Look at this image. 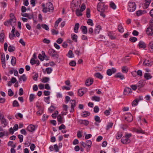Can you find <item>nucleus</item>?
<instances>
[{"label": "nucleus", "instance_id": "nucleus-1", "mask_svg": "<svg viewBox=\"0 0 153 153\" xmlns=\"http://www.w3.org/2000/svg\"><path fill=\"white\" fill-rule=\"evenodd\" d=\"M42 6L43 7L42 11L44 13L50 12L51 10L53 11V4L50 2L47 3L46 4L42 3Z\"/></svg>", "mask_w": 153, "mask_h": 153}, {"label": "nucleus", "instance_id": "nucleus-2", "mask_svg": "<svg viewBox=\"0 0 153 153\" xmlns=\"http://www.w3.org/2000/svg\"><path fill=\"white\" fill-rule=\"evenodd\" d=\"M10 19L4 22V25L7 26H8L10 25L11 26L14 25L16 24V19L13 13H11L10 15Z\"/></svg>", "mask_w": 153, "mask_h": 153}, {"label": "nucleus", "instance_id": "nucleus-3", "mask_svg": "<svg viewBox=\"0 0 153 153\" xmlns=\"http://www.w3.org/2000/svg\"><path fill=\"white\" fill-rule=\"evenodd\" d=\"M108 8V6L105 5L103 2H99L97 5V10L99 12H104Z\"/></svg>", "mask_w": 153, "mask_h": 153}, {"label": "nucleus", "instance_id": "nucleus-4", "mask_svg": "<svg viewBox=\"0 0 153 153\" xmlns=\"http://www.w3.org/2000/svg\"><path fill=\"white\" fill-rule=\"evenodd\" d=\"M128 10L130 12H133L135 11L136 9V5L134 2H129L128 4Z\"/></svg>", "mask_w": 153, "mask_h": 153}, {"label": "nucleus", "instance_id": "nucleus-5", "mask_svg": "<svg viewBox=\"0 0 153 153\" xmlns=\"http://www.w3.org/2000/svg\"><path fill=\"white\" fill-rule=\"evenodd\" d=\"M49 54L52 57H55L56 58L58 57V55L57 52L53 49H50L48 51Z\"/></svg>", "mask_w": 153, "mask_h": 153}, {"label": "nucleus", "instance_id": "nucleus-6", "mask_svg": "<svg viewBox=\"0 0 153 153\" xmlns=\"http://www.w3.org/2000/svg\"><path fill=\"white\" fill-rule=\"evenodd\" d=\"M116 71V69L114 68H112L111 69H108L106 71L107 75L108 76H110L112 74H114Z\"/></svg>", "mask_w": 153, "mask_h": 153}, {"label": "nucleus", "instance_id": "nucleus-7", "mask_svg": "<svg viewBox=\"0 0 153 153\" xmlns=\"http://www.w3.org/2000/svg\"><path fill=\"white\" fill-rule=\"evenodd\" d=\"M121 142L123 144H127L130 143L131 140L126 137L123 136L121 139Z\"/></svg>", "mask_w": 153, "mask_h": 153}, {"label": "nucleus", "instance_id": "nucleus-8", "mask_svg": "<svg viewBox=\"0 0 153 153\" xmlns=\"http://www.w3.org/2000/svg\"><path fill=\"white\" fill-rule=\"evenodd\" d=\"M146 33L149 36H152L153 34V28L151 27H149L146 29Z\"/></svg>", "mask_w": 153, "mask_h": 153}, {"label": "nucleus", "instance_id": "nucleus-9", "mask_svg": "<svg viewBox=\"0 0 153 153\" xmlns=\"http://www.w3.org/2000/svg\"><path fill=\"white\" fill-rule=\"evenodd\" d=\"M143 65L148 67H150L153 65V62L150 61L149 60L145 59L144 60Z\"/></svg>", "mask_w": 153, "mask_h": 153}, {"label": "nucleus", "instance_id": "nucleus-10", "mask_svg": "<svg viewBox=\"0 0 153 153\" xmlns=\"http://www.w3.org/2000/svg\"><path fill=\"white\" fill-rule=\"evenodd\" d=\"M27 130L29 132H33L36 129L35 126L33 125H29L27 128Z\"/></svg>", "mask_w": 153, "mask_h": 153}, {"label": "nucleus", "instance_id": "nucleus-11", "mask_svg": "<svg viewBox=\"0 0 153 153\" xmlns=\"http://www.w3.org/2000/svg\"><path fill=\"white\" fill-rule=\"evenodd\" d=\"M71 103V112H73L74 111V108L76 106V102L75 100H71L70 101Z\"/></svg>", "mask_w": 153, "mask_h": 153}, {"label": "nucleus", "instance_id": "nucleus-12", "mask_svg": "<svg viewBox=\"0 0 153 153\" xmlns=\"http://www.w3.org/2000/svg\"><path fill=\"white\" fill-rule=\"evenodd\" d=\"M132 92V90L130 88L126 87L124 89L123 93L124 94L127 95L130 94Z\"/></svg>", "mask_w": 153, "mask_h": 153}, {"label": "nucleus", "instance_id": "nucleus-13", "mask_svg": "<svg viewBox=\"0 0 153 153\" xmlns=\"http://www.w3.org/2000/svg\"><path fill=\"white\" fill-rule=\"evenodd\" d=\"M79 123L80 124H83L85 126H87L89 124V122L87 120H79Z\"/></svg>", "mask_w": 153, "mask_h": 153}, {"label": "nucleus", "instance_id": "nucleus-14", "mask_svg": "<svg viewBox=\"0 0 153 153\" xmlns=\"http://www.w3.org/2000/svg\"><path fill=\"white\" fill-rule=\"evenodd\" d=\"M138 46L141 48L145 49L146 48V45L145 43L142 41H140L138 45Z\"/></svg>", "mask_w": 153, "mask_h": 153}, {"label": "nucleus", "instance_id": "nucleus-15", "mask_svg": "<svg viewBox=\"0 0 153 153\" xmlns=\"http://www.w3.org/2000/svg\"><path fill=\"white\" fill-rule=\"evenodd\" d=\"M125 120L128 122H131L133 120V117L132 114L129 113L128 116L125 118Z\"/></svg>", "mask_w": 153, "mask_h": 153}, {"label": "nucleus", "instance_id": "nucleus-16", "mask_svg": "<svg viewBox=\"0 0 153 153\" xmlns=\"http://www.w3.org/2000/svg\"><path fill=\"white\" fill-rule=\"evenodd\" d=\"M146 13V12L145 10H139L136 11V14L137 16H140Z\"/></svg>", "mask_w": 153, "mask_h": 153}, {"label": "nucleus", "instance_id": "nucleus-17", "mask_svg": "<svg viewBox=\"0 0 153 153\" xmlns=\"http://www.w3.org/2000/svg\"><path fill=\"white\" fill-rule=\"evenodd\" d=\"M114 77L116 78H119L121 80H123L125 78L124 76L120 72L117 73L115 75Z\"/></svg>", "mask_w": 153, "mask_h": 153}, {"label": "nucleus", "instance_id": "nucleus-18", "mask_svg": "<svg viewBox=\"0 0 153 153\" xmlns=\"http://www.w3.org/2000/svg\"><path fill=\"white\" fill-rule=\"evenodd\" d=\"M93 81L94 79H88L86 81L85 85L87 86H89L92 84Z\"/></svg>", "mask_w": 153, "mask_h": 153}, {"label": "nucleus", "instance_id": "nucleus-19", "mask_svg": "<svg viewBox=\"0 0 153 153\" xmlns=\"http://www.w3.org/2000/svg\"><path fill=\"white\" fill-rule=\"evenodd\" d=\"M101 29V26L99 25L97 26L95 28L94 33H95L96 34H99Z\"/></svg>", "mask_w": 153, "mask_h": 153}, {"label": "nucleus", "instance_id": "nucleus-20", "mask_svg": "<svg viewBox=\"0 0 153 153\" xmlns=\"http://www.w3.org/2000/svg\"><path fill=\"white\" fill-rule=\"evenodd\" d=\"M113 124V123L112 122L108 123L106 126V130L107 131L109 130L110 128H112Z\"/></svg>", "mask_w": 153, "mask_h": 153}, {"label": "nucleus", "instance_id": "nucleus-21", "mask_svg": "<svg viewBox=\"0 0 153 153\" xmlns=\"http://www.w3.org/2000/svg\"><path fill=\"white\" fill-rule=\"evenodd\" d=\"M144 84L142 81H139L137 84V86L138 89H140L144 86Z\"/></svg>", "mask_w": 153, "mask_h": 153}, {"label": "nucleus", "instance_id": "nucleus-22", "mask_svg": "<svg viewBox=\"0 0 153 153\" xmlns=\"http://www.w3.org/2000/svg\"><path fill=\"white\" fill-rule=\"evenodd\" d=\"M80 29L83 34H86L87 33V27L85 26H82L80 27Z\"/></svg>", "mask_w": 153, "mask_h": 153}, {"label": "nucleus", "instance_id": "nucleus-23", "mask_svg": "<svg viewBox=\"0 0 153 153\" xmlns=\"http://www.w3.org/2000/svg\"><path fill=\"white\" fill-rule=\"evenodd\" d=\"M62 19L61 18H59L58 20H57L55 23L54 24V27L55 29H56L57 28L59 22L62 21Z\"/></svg>", "mask_w": 153, "mask_h": 153}, {"label": "nucleus", "instance_id": "nucleus-24", "mask_svg": "<svg viewBox=\"0 0 153 153\" xmlns=\"http://www.w3.org/2000/svg\"><path fill=\"white\" fill-rule=\"evenodd\" d=\"M79 27V23H76L74 26V31L75 33L78 32V30Z\"/></svg>", "mask_w": 153, "mask_h": 153}, {"label": "nucleus", "instance_id": "nucleus-25", "mask_svg": "<svg viewBox=\"0 0 153 153\" xmlns=\"http://www.w3.org/2000/svg\"><path fill=\"white\" fill-rule=\"evenodd\" d=\"M84 89L82 88L79 89L78 90V95L80 96H82L85 93V91H84Z\"/></svg>", "mask_w": 153, "mask_h": 153}, {"label": "nucleus", "instance_id": "nucleus-26", "mask_svg": "<svg viewBox=\"0 0 153 153\" xmlns=\"http://www.w3.org/2000/svg\"><path fill=\"white\" fill-rule=\"evenodd\" d=\"M94 76L100 79H102L103 76L99 72L95 73L94 74Z\"/></svg>", "mask_w": 153, "mask_h": 153}, {"label": "nucleus", "instance_id": "nucleus-27", "mask_svg": "<svg viewBox=\"0 0 153 153\" xmlns=\"http://www.w3.org/2000/svg\"><path fill=\"white\" fill-rule=\"evenodd\" d=\"M149 48L150 52L153 53V42H151L149 43Z\"/></svg>", "mask_w": 153, "mask_h": 153}, {"label": "nucleus", "instance_id": "nucleus-28", "mask_svg": "<svg viewBox=\"0 0 153 153\" xmlns=\"http://www.w3.org/2000/svg\"><path fill=\"white\" fill-rule=\"evenodd\" d=\"M22 79L23 81L24 82L26 80L27 78L25 74H23L19 78V82L22 80Z\"/></svg>", "mask_w": 153, "mask_h": 153}, {"label": "nucleus", "instance_id": "nucleus-29", "mask_svg": "<svg viewBox=\"0 0 153 153\" xmlns=\"http://www.w3.org/2000/svg\"><path fill=\"white\" fill-rule=\"evenodd\" d=\"M71 37L72 39L74 40L75 42H77V35L75 34H72L71 35Z\"/></svg>", "mask_w": 153, "mask_h": 153}, {"label": "nucleus", "instance_id": "nucleus-30", "mask_svg": "<svg viewBox=\"0 0 153 153\" xmlns=\"http://www.w3.org/2000/svg\"><path fill=\"white\" fill-rule=\"evenodd\" d=\"M63 117L61 115H58L57 117V119L58 122L59 123H62L63 122Z\"/></svg>", "mask_w": 153, "mask_h": 153}, {"label": "nucleus", "instance_id": "nucleus-31", "mask_svg": "<svg viewBox=\"0 0 153 153\" xmlns=\"http://www.w3.org/2000/svg\"><path fill=\"white\" fill-rule=\"evenodd\" d=\"M4 34L3 33H1L0 34V42L3 43L4 42Z\"/></svg>", "mask_w": 153, "mask_h": 153}, {"label": "nucleus", "instance_id": "nucleus-32", "mask_svg": "<svg viewBox=\"0 0 153 153\" xmlns=\"http://www.w3.org/2000/svg\"><path fill=\"white\" fill-rule=\"evenodd\" d=\"M16 58L14 56H12L11 61V63L12 65L13 66L15 65L16 64Z\"/></svg>", "mask_w": 153, "mask_h": 153}, {"label": "nucleus", "instance_id": "nucleus-33", "mask_svg": "<svg viewBox=\"0 0 153 153\" xmlns=\"http://www.w3.org/2000/svg\"><path fill=\"white\" fill-rule=\"evenodd\" d=\"M144 77L145 79L147 80H148L152 78V76L149 73H145Z\"/></svg>", "mask_w": 153, "mask_h": 153}, {"label": "nucleus", "instance_id": "nucleus-34", "mask_svg": "<svg viewBox=\"0 0 153 153\" xmlns=\"http://www.w3.org/2000/svg\"><path fill=\"white\" fill-rule=\"evenodd\" d=\"M91 99L92 100L95 101L97 102H99L100 100V97L96 96L92 97Z\"/></svg>", "mask_w": 153, "mask_h": 153}, {"label": "nucleus", "instance_id": "nucleus-35", "mask_svg": "<svg viewBox=\"0 0 153 153\" xmlns=\"http://www.w3.org/2000/svg\"><path fill=\"white\" fill-rule=\"evenodd\" d=\"M123 136L122 133L118 131L117 132L116 136V138L117 139L119 140Z\"/></svg>", "mask_w": 153, "mask_h": 153}, {"label": "nucleus", "instance_id": "nucleus-36", "mask_svg": "<svg viewBox=\"0 0 153 153\" xmlns=\"http://www.w3.org/2000/svg\"><path fill=\"white\" fill-rule=\"evenodd\" d=\"M82 11H81L80 10L76 9V14L77 16H80L82 15Z\"/></svg>", "mask_w": 153, "mask_h": 153}, {"label": "nucleus", "instance_id": "nucleus-37", "mask_svg": "<svg viewBox=\"0 0 153 153\" xmlns=\"http://www.w3.org/2000/svg\"><path fill=\"white\" fill-rule=\"evenodd\" d=\"M139 102V100L138 99H135L132 102V105L133 106H135L138 104V103Z\"/></svg>", "mask_w": 153, "mask_h": 153}, {"label": "nucleus", "instance_id": "nucleus-38", "mask_svg": "<svg viewBox=\"0 0 153 153\" xmlns=\"http://www.w3.org/2000/svg\"><path fill=\"white\" fill-rule=\"evenodd\" d=\"M15 47L13 45H10L8 48V51L10 52H12L15 50Z\"/></svg>", "mask_w": 153, "mask_h": 153}, {"label": "nucleus", "instance_id": "nucleus-39", "mask_svg": "<svg viewBox=\"0 0 153 153\" xmlns=\"http://www.w3.org/2000/svg\"><path fill=\"white\" fill-rule=\"evenodd\" d=\"M82 113V116L83 117H86L89 116L90 114V113L89 112L86 111H84Z\"/></svg>", "mask_w": 153, "mask_h": 153}, {"label": "nucleus", "instance_id": "nucleus-40", "mask_svg": "<svg viewBox=\"0 0 153 153\" xmlns=\"http://www.w3.org/2000/svg\"><path fill=\"white\" fill-rule=\"evenodd\" d=\"M50 79L48 77H44L42 78V82L43 83H46Z\"/></svg>", "mask_w": 153, "mask_h": 153}, {"label": "nucleus", "instance_id": "nucleus-41", "mask_svg": "<svg viewBox=\"0 0 153 153\" xmlns=\"http://www.w3.org/2000/svg\"><path fill=\"white\" fill-rule=\"evenodd\" d=\"M128 71V69L127 67L123 66L122 68V71L123 73H127Z\"/></svg>", "mask_w": 153, "mask_h": 153}, {"label": "nucleus", "instance_id": "nucleus-42", "mask_svg": "<svg viewBox=\"0 0 153 153\" xmlns=\"http://www.w3.org/2000/svg\"><path fill=\"white\" fill-rule=\"evenodd\" d=\"M151 0H145V5L146 8H147L148 7L149 5L151 3Z\"/></svg>", "mask_w": 153, "mask_h": 153}, {"label": "nucleus", "instance_id": "nucleus-43", "mask_svg": "<svg viewBox=\"0 0 153 153\" xmlns=\"http://www.w3.org/2000/svg\"><path fill=\"white\" fill-rule=\"evenodd\" d=\"M118 31L120 33H123L124 31L123 28L121 25H120L118 26Z\"/></svg>", "mask_w": 153, "mask_h": 153}, {"label": "nucleus", "instance_id": "nucleus-44", "mask_svg": "<svg viewBox=\"0 0 153 153\" xmlns=\"http://www.w3.org/2000/svg\"><path fill=\"white\" fill-rule=\"evenodd\" d=\"M68 56L69 58H73L74 57V55L73 53V51L71 50H69L68 53Z\"/></svg>", "mask_w": 153, "mask_h": 153}, {"label": "nucleus", "instance_id": "nucleus-45", "mask_svg": "<svg viewBox=\"0 0 153 153\" xmlns=\"http://www.w3.org/2000/svg\"><path fill=\"white\" fill-rule=\"evenodd\" d=\"M86 17L87 18H90L91 16L90 10L89 8H87L86 11Z\"/></svg>", "mask_w": 153, "mask_h": 153}, {"label": "nucleus", "instance_id": "nucleus-46", "mask_svg": "<svg viewBox=\"0 0 153 153\" xmlns=\"http://www.w3.org/2000/svg\"><path fill=\"white\" fill-rule=\"evenodd\" d=\"M34 95L33 94H31L30 95L29 101L30 102H32L35 98Z\"/></svg>", "mask_w": 153, "mask_h": 153}, {"label": "nucleus", "instance_id": "nucleus-47", "mask_svg": "<svg viewBox=\"0 0 153 153\" xmlns=\"http://www.w3.org/2000/svg\"><path fill=\"white\" fill-rule=\"evenodd\" d=\"M110 7L113 9H115L116 8V7L115 4L113 2H110Z\"/></svg>", "mask_w": 153, "mask_h": 153}, {"label": "nucleus", "instance_id": "nucleus-48", "mask_svg": "<svg viewBox=\"0 0 153 153\" xmlns=\"http://www.w3.org/2000/svg\"><path fill=\"white\" fill-rule=\"evenodd\" d=\"M13 107H18L19 105L18 101L16 100L14 101L13 102Z\"/></svg>", "mask_w": 153, "mask_h": 153}, {"label": "nucleus", "instance_id": "nucleus-49", "mask_svg": "<svg viewBox=\"0 0 153 153\" xmlns=\"http://www.w3.org/2000/svg\"><path fill=\"white\" fill-rule=\"evenodd\" d=\"M87 23L89 25L93 26L94 25V23L93 21L91 19H88L87 21Z\"/></svg>", "mask_w": 153, "mask_h": 153}, {"label": "nucleus", "instance_id": "nucleus-50", "mask_svg": "<svg viewBox=\"0 0 153 153\" xmlns=\"http://www.w3.org/2000/svg\"><path fill=\"white\" fill-rule=\"evenodd\" d=\"M82 132L80 131H78L77 132V136L78 138H80L82 137Z\"/></svg>", "mask_w": 153, "mask_h": 153}, {"label": "nucleus", "instance_id": "nucleus-51", "mask_svg": "<svg viewBox=\"0 0 153 153\" xmlns=\"http://www.w3.org/2000/svg\"><path fill=\"white\" fill-rule=\"evenodd\" d=\"M50 99V97H44V101L47 104H49L50 103V102L49 101Z\"/></svg>", "mask_w": 153, "mask_h": 153}, {"label": "nucleus", "instance_id": "nucleus-52", "mask_svg": "<svg viewBox=\"0 0 153 153\" xmlns=\"http://www.w3.org/2000/svg\"><path fill=\"white\" fill-rule=\"evenodd\" d=\"M129 40L131 42H134L137 40V39L135 37H133L130 38Z\"/></svg>", "mask_w": 153, "mask_h": 153}, {"label": "nucleus", "instance_id": "nucleus-53", "mask_svg": "<svg viewBox=\"0 0 153 153\" xmlns=\"http://www.w3.org/2000/svg\"><path fill=\"white\" fill-rule=\"evenodd\" d=\"M52 69L51 68H48L46 69V71L48 74H50L52 71Z\"/></svg>", "mask_w": 153, "mask_h": 153}, {"label": "nucleus", "instance_id": "nucleus-54", "mask_svg": "<svg viewBox=\"0 0 153 153\" xmlns=\"http://www.w3.org/2000/svg\"><path fill=\"white\" fill-rule=\"evenodd\" d=\"M83 51H82L80 52V50H76L75 51V53L78 56L80 55V54H82L83 52Z\"/></svg>", "mask_w": 153, "mask_h": 153}, {"label": "nucleus", "instance_id": "nucleus-55", "mask_svg": "<svg viewBox=\"0 0 153 153\" xmlns=\"http://www.w3.org/2000/svg\"><path fill=\"white\" fill-rule=\"evenodd\" d=\"M1 122L2 124L4 125V127H5L7 124V122L6 120L5 119L1 120Z\"/></svg>", "mask_w": 153, "mask_h": 153}, {"label": "nucleus", "instance_id": "nucleus-56", "mask_svg": "<svg viewBox=\"0 0 153 153\" xmlns=\"http://www.w3.org/2000/svg\"><path fill=\"white\" fill-rule=\"evenodd\" d=\"M18 138L19 139V141L20 143L22 142L23 141V136L21 134H19L18 135Z\"/></svg>", "mask_w": 153, "mask_h": 153}, {"label": "nucleus", "instance_id": "nucleus-57", "mask_svg": "<svg viewBox=\"0 0 153 153\" xmlns=\"http://www.w3.org/2000/svg\"><path fill=\"white\" fill-rule=\"evenodd\" d=\"M99 110V108L96 105L94 108V111L95 113H98Z\"/></svg>", "mask_w": 153, "mask_h": 153}, {"label": "nucleus", "instance_id": "nucleus-58", "mask_svg": "<svg viewBox=\"0 0 153 153\" xmlns=\"http://www.w3.org/2000/svg\"><path fill=\"white\" fill-rule=\"evenodd\" d=\"M8 95L10 97H12L13 95V92L10 89H9L8 91Z\"/></svg>", "mask_w": 153, "mask_h": 153}, {"label": "nucleus", "instance_id": "nucleus-59", "mask_svg": "<svg viewBox=\"0 0 153 153\" xmlns=\"http://www.w3.org/2000/svg\"><path fill=\"white\" fill-rule=\"evenodd\" d=\"M42 27L45 29L46 30H48L49 29V27L48 25L45 24L42 25Z\"/></svg>", "mask_w": 153, "mask_h": 153}, {"label": "nucleus", "instance_id": "nucleus-60", "mask_svg": "<svg viewBox=\"0 0 153 153\" xmlns=\"http://www.w3.org/2000/svg\"><path fill=\"white\" fill-rule=\"evenodd\" d=\"M137 133H141V134H144V132L141 129H136L135 131Z\"/></svg>", "mask_w": 153, "mask_h": 153}, {"label": "nucleus", "instance_id": "nucleus-61", "mask_svg": "<svg viewBox=\"0 0 153 153\" xmlns=\"http://www.w3.org/2000/svg\"><path fill=\"white\" fill-rule=\"evenodd\" d=\"M86 143H87V146L89 147V146H91L92 142L91 140H87L86 141Z\"/></svg>", "mask_w": 153, "mask_h": 153}, {"label": "nucleus", "instance_id": "nucleus-62", "mask_svg": "<svg viewBox=\"0 0 153 153\" xmlns=\"http://www.w3.org/2000/svg\"><path fill=\"white\" fill-rule=\"evenodd\" d=\"M86 7L85 4L84 3L82 4L81 6L80 7V10L82 11H83L85 9Z\"/></svg>", "mask_w": 153, "mask_h": 153}, {"label": "nucleus", "instance_id": "nucleus-63", "mask_svg": "<svg viewBox=\"0 0 153 153\" xmlns=\"http://www.w3.org/2000/svg\"><path fill=\"white\" fill-rule=\"evenodd\" d=\"M94 120L96 122H98L99 123H100L101 122V121L100 120V117L98 116H95L94 117Z\"/></svg>", "mask_w": 153, "mask_h": 153}, {"label": "nucleus", "instance_id": "nucleus-64", "mask_svg": "<svg viewBox=\"0 0 153 153\" xmlns=\"http://www.w3.org/2000/svg\"><path fill=\"white\" fill-rule=\"evenodd\" d=\"M76 62L74 61H72L70 63V65L71 66H75L76 65Z\"/></svg>", "mask_w": 153, "mask_h": 153}]
</instances>
